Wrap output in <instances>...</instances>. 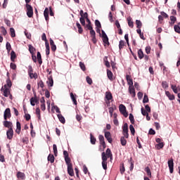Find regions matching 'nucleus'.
Wrapping results in <instances>:
<instances>
[{
  "instance_id": "21",
  "label": "nucleus",
  "mask_w": 180,
  "mask_h": 180,
  "mask_svg": "<svg viewBox=\"0 0 180 180\" xmlns=\"http://www.w3.org/2000/svg\"><path fill=\"white\" fill-rule=\"evenodd\" d=\"M49 8H46L44 11V15L46 22L49 21V19H50V18L49 17Z\"/></svg>"
},
{
  "instance_id": "63",
  "label": "nucleus",
  "mask_w": 180,
  "mask_h": 180,
  "mask_svg": "<svg viewBox=\"0 0 180 180\" xmlns=\"http://www.w3.org/2000/svg\"><path fill=\"white\" fill-rule=\"evenodd\" d=\"M25 120H27V122H29V120H30L31 119V116L30 114L25 113Z\"/></svg>"
},
{
  "instance_id": "43",
  "label": "nucleus",
  "mask_w": 180,
  "mask_h": 180,
  "mask_svg": "<svg viewBox=\"0 0 180 180\" xmlns=\"http://www.w3.org/2000/svg\"><path fill=\"white\" fill-rule=\"evenodd\" d=\"M170 20H171V22H169L170 25H174L175 22H176V17L174 15L170 16Z\"/></svg>"
},
{
  "instance_id": "26",
  "label": "nucleus",
  "mask_w": 180,
  "mask_h": 180,
  "mask_svg": "<svg viewBox=\"0 0 180 180\" xmlns=\"http://www.w3.org/2000/svg\"><path fill=\"white\" fill-rule=\"evenodd\" d=\"M90 141L93 145L96 144V138H95L92 134H90Z\"/></svg>"
},
{
  "instance_id": "28",
  "label": "nucleus",
  "mask_w": 180,
  "mask_h": 180,
  "mask_svg": "<svg viewBox=\"0 0 180 180\" xmlns=\"http://www.w3.org/2000/svg\"><path fill=\"white\" fill-rule=\"evenodd\" d=\"M127 22H128V26H129V27L133 29V27H134V24L133 23V21H131V17H129L127 18Z\"/></svg>"
},
{
  "instance_id": "46",
  "label": "nucleus",
  "mask_w": 180,
  "mask_h": 180,
  "mask_svg": "<svg viewBox=\"0 0 180 180\" xmlns=\"http://www.w3.org/2000/svg\"><path fill=\"white\" fill-rule=\"evenodd\" d=\"M10 33H11V37H16V33L15 32V29L13 28H10Z\"/></svg>"
},
{
  "instance_id": "52",
  "label": "nucleus",
  "mask_w": 180,
  "mask_h": 180,
  "mask_svg": "<svg viewBox=\"0 0 180 180\" xmlns=\"http://www.w3.org/2000/svg\"><path fill=\"white\" fill-rule=\"evenodd\" d=\"M95 25L96 28L102 27V25L101 24V22L98 20H95Z\"/></svg>"
},
{
  "instance_id": "38",
  "label": "nucleus",
  "mask_w": 180,
  "mask_h": 180,
  "mask_svg": "<svg viewBox=\"0 0 180 180\" xmlns=\"http://www.w3.org/2000/svg\"><path fill=\"white\" fill-rule=\"evenodd\" d=\"M125 46H126V43L124 42V41L120 40L119 44L120 50H122V49H123V47H124Z\"/></svg>"
},
{
  "instance_id": "32",
  "label": "nucleus",
  "mask_w": 180,
  "mask_h": 180,
  "mask_svg": "<svg viewBox=\"0 0 180 180\" xmlns=\"http://www.w3.org/2000/svg\"><path fill=\"white\" fill-rule=\"evenodd\" d=\"M76 26L78 29L79 34H82V32H84V30L82 29V27H81V24H79V22H77L76 23Z\"/></svg>"
},
{
  "instance_id": "7",
  "label": "nucleus",
  "mask_w": 180,
  "mask_h": 180,
  "mask_svg": "<svg viewBox=\"0 0 180 180\" xmlns=\"http://www.w3.org/2000/svg\"><path fill=\"white\" fill-rule=\"evenodd\" d=\"M102 40L103 42L104 43V44H107L108 46H109V38L108 37V35L106 34V33L105 32V31L102 30Z\"/></svg>"
},
{
  "instance_id": "37",
  "label": "nucleus",
  "mask_w": 180,
  "mask_h": 180,
  "mask_svg": "<svg viewBox=\"0 0 180 180\" xmlns=\"http://www.w3.org/2000/svg\"><path fill=\"white\" fill-rule=\"evenodd\" d=\"M6 49L8 53H11V50H12V46H11V43L6 42Z\"/></svg>"
},
{
  "instance_id": "12",
  "label": "nucleus",
  "mask_w": 180,
  "mask_h": 180,
  "mask_svg": "<svg viewBox=\"0 0 180 180\" xmlns=\"http://www.w3.org/2000/svg\"><path fill=\"white\" fill-rule=\"evenodd\" d=\"M6 136L8 140H12V139H13V129H8L6 131Z\"/></svg>"
},
{
  "instance_id": "6",
  "label": "nucleus",
  "mask_w": 180,
  "mask_h": 180,
  "mask_svg": "<svg viewBox=\"0 0 180 180\" xmlns=\"http://www.w3.org/2000/svg\"><path fill=\"white\" fill-rule=\"evenodd\" d=\"M11 117L12 114L11 113V108H6L4 114V120H8V119H11Z\"/></svg>"
},
{
  "instance_id": "16",
  "label": "nucleus",
  "mask_w": 180,
  "mask_h": 180,
  "mask_svg": "<svg viewBox=\"0 0 180 180\" xmlns=\"http://www.w3.org/2000/svg\"><path fill=\"white\" fill-rule=\"evenodd\" d=\"M127 84L129 86H133V79H131V76L127 75L126 76Z\"/></svg>"
},
{
  "instance_id": "40",
  "label": "nucleus",
  "mask_w": 180,
  "mask_h": 180,
  "mask_svg": "<svg viewBox=\"0 0 180 180\" xmlns=\"http://www.w3.org/2000/svg\"><path fill=\"white\" fill-rule=\"evenodd\" d=\"M145 172H146L148 176H149V178H151V170L150 169V167H146L145 168Z\"/></svg>"
},
{
  "instance_id": "11",
  "label": "nucleus",
  "mask_w": 180,
  "mask_h": 180,
  "mask_svg": "<svg viewBox=\"0 0 180 180\" xmlns=\"http://www.w3.org/2000/svg\"><path fill=\"white\" fill-rule=\"evenodd\" d=\"M3 124L4 127H7L8 129H13V124H12V122L11 121L5 120V121L3 122Z\"/></svg>"
},
{
  "instance_id": "23",
  "label": "nucleus",
  "mask_w": 180,
  "mask_h": 180,
  "mask_svg": "<svg viewBox=\"0 0 180 180\" xmlns=\"http://www.w3.org/2000/svg\"><path fill=\"white\" fill-rule=\"evenodd\" d=\"M37 102H38V101L36 96L30 98V104L32 105V106H34Z\"/></svg>"
},
{
  "instance_id": "53",
  "label": "nucleus",
  "mask_w": 180,
  "mask_h": 180,
  "mask_svg": "<svg viewBox=\"0 0 180 180\" xmlns=\"http://www.w3.org/2000/svg\"><path fill=\"white\" fill-rule=\"evenodd\" d=\"M86 81L87 84H89V85H92V79L91 77H89V76H87L86 77Z\"/></svg>"
},
{
  "instance_id": "8",
  "label": "nucleus",
  "mask_w": 180,
  "mask_h": 180,
  "mask_svg": "<svg viewBox=\"0 0 180 180\" xmlns=\"http://www.w3.org/2000/svg\"><path fill=\"white\" fill-rule=\"evenodd\" d=\"M170 174L174 172V159L171 158L167 162Z\"/></svg>"
},
{
  "instance_id": "4",
  "label": "nucleus",
  "mask_w": 180,
  "mask_h": 180,
  "mask_svg": "<svg viewBox=\"0 0 180 180\" xmlns=\"http://www.w3.org/2000/svg\"><path fill=\"white\" fill-rule=\"evenodd\" d=\"M122 133L125 139H129V126L127 125V123L124 124L122 127Z\"/></svg>"
},
{
  "instance_id": "1",
  "label": "nucleus",
  "mask_w": 180,
  "mask_h": 180,
  "mask_svg": "<svg viewBox=\"0 0 180 180\" xmlns=\"http://www.w3.org/2000/svg\"><path fill=\"white\" fill-rule=\"evenodd\" d=\"M63 155L65 161L68 166V174L70 176H74V169L72 168V163H71V158H70V155L67 150L63 151Z\"/></svg>"
},
{
  "instance_id": "31",
  "label": "nucleus",
  "mask_w": 180,
  "mask_h": 180,
  "mask_svg": "<svg viewBox=\"0 0 180 180\" xmlns=\"http://www.w3.org/2000/svg\"><path fill=\"white\" fill-rule=\"evenodd\" d=\"M101 157H102V162H108V156L106 155V154L105 153V152H103L101 153Z\"/></svg>"
},
{
  "instance_id": "27",
  "label": "nucleus",
  "mask_w": 180,
  "mask_h": 180,
  "mask_svg": "<svg viewBox=\"0 0 180 180\" xmlns=\"http://www.w3.org/2000/svg\"><path fill=\"white\" fill-rule=\"evenodd\" d=\"M58 118L59 121L60 122V123H63V124H64V123H65V118H64L63 115L58 114Z\"/></svg>"
},
{
  "instance_id": "60",
  "label": "nucleus",
  "mask_w": 180,
  "mask_h": 180,
  "mask_svg": "<svg viewBox=\"0 0 180 180\" xmlns=\"http://www.w3.org/2000/svg\"><path fill=\"white\" fill-rule=\"evenodd\" d=\"M141 111L143 116H146L148 114V112L146 110H144L143 108H141Z\"/></svg>"
},
{
  "instance_id": "33",
  "label": "nucleus",
  "mask_w": 180,
  "mask_h": 180,
  "mask_svg": "<svg viewBox=\"0 0 180 180\" xmlns=\"http://www.w3.org/2000/svg\"><path fill=\"white\" fill-rule=\"evenodd\" d=\"M174 32H176V33L180 34V22H179L178 25H175L174 26Z\"/></svg>"
},
{
  "instance_id": "48",
  "label": "nucleus",
  "mask_w": 180,
  "mask_h": 180,
  "mask_svg": "<svg viewBox=\"0 0 180 180\" xmlns=\"http://www.w3.org/2000/svg\"><path fill=\"white\" fill-rule=\"evenodd\" d=\"M38 85V88H44V82H43V80H40L39 82H38L37 83Z\"/></svg>"
},
{
  "instance_id": "61",
  "label": "nucleus",
  "mask_w": 180,
  "mask_h": 180,
  "mask_svg": "<svg viewBox=\"0 0 180 180\" xmlns=\"http://www.w3.org/2000/svg\"><path fill=\"white\" fill-rule=\"evenodd\" d=\"M86 27L88 29V30H92L94 27H92V23L89 22L86 25Z\"/></svg>"
},
{
  "instance_id": "24",
  "label": "nucleus",
  "mask_w": 180,
  "mask_h": 180,
  "mask_svg": "<svg viewBox=\"0 0 180 180\" xmlns=\"http://www.w3.org/2000/svg\"><path fill=\"white\" fill-rule=\"evenodd\" d=\"M165 94L170 101H174V99H175V96H174V94H171L169 91H166Z\"/></svg>"
},
{
  "instance_id": "30",
  "label": "nucleus",
  "mask_w": 180,
  "mask_h": 180,
  "mask_svg": "<svg viewBox=\"0 0 180 180\" xmlns=\"http://www.w3.org/2000/svg\"><path fill=\"white\" fill-rule=\"evenodd\" d=\"M138 57L140 60H142V58H144V53H143V50L139 49L138 51Z\"/></svg>"
},
{
  "instance_id": "64",
  "label": "nucleus",
  "mask_w": 180,
  "mask_h": 180,
  "mask_svg": "<svg viewBox=\"0 0 180 180\" xmlns=\"http://www.w3.org/2000/svg\"><path fill=\"white\" fill-rule=\"evenodd\" d=\"M4 22L6 23V25L8 27H11V20L5 18L4 19Z\"/></svg>"
},
{
  "instance_id": "34",
  "label": "nucleus",
  "mask_w": 180,
  "mask_h": 180,
  "mask_svg": "<svg viewBox=\"0 0 180 180\" xmlns=\"http://www.w3.org/2000/svg\"><path fill=\"white\" fill-rule=\"evenodd\" d=\"M54 155L49 154L48 156V161H50L51 164H53L54 162Z\"/></svg>"
},
{
  "instance_id": "15",
  "label": "nucleus",
  "mask_w": 180,
  "mask_h": 180,
  "mask_svg": "<svg viewBox=\"0 0 180 180\" xmlns=\"http://www.w3.org/2000/svg\"><path fill=\"white\" fill-rule=\"evenodd\" d=\"M105 99L107 101H113V96L110 91L105 92Z\"/></svg>"
},
{
  "instance_id": "2",
  "label": "nucleus",
  "mask_w": 180,
  "mask_h": 180,
  "mask_svg": "<svg viewBox=\"0 0 180 180\" xmlns=\"http://www.w3.org/2000/svg\"><path fill=\"white\" fill-rule=\"evenodd\" d=\"M28 75L31 79H33V78L37 79V78H39L37 73H33V67H32V65L28 66Z\"/></svg>"
},
{
  "instance_id": "3",
  "label": "nucleus",
  "mask_w": 180,
  "mask_h": 180,
  "mask_svg": "<svg viewBox=\"0 0 180 180\" xmlns=\"http://www.w3.org/2000/svg\"><path fill=\"white\" fill-rule=\"evenodd\" d=\"M119 110L121 115H123L124 117H127V116H129V113H127V111L126 110V106H124V105L123 104L120 105Z\"/></svg>"
},
{
  "instance_id": "19",
  "label": "nucleus",
  "mask_w": 180,
  "mask_h": 180,
  "mask_svg": "<svg viewBox=\"0 0 180 180\" xmlns=\"http://www.w3.org/2000/svg\"><path fill=\"white\" fill-rule=\"evenodd\" d=\"M105 155L108 157V158H110V160L113 158V155L112 154L110 148H107L105 151Z\"/></svg>"
},
{
  "instance_id": "14",
  "label": "nucleus",
  "mask_w": 180,
  "mask_h": 180,
  "mask_svg": "<svg viewBox=\"0 0 180 180\" xmlns=\"http://www.w3.org/2000/svg\"><path fill=\"white\" fill-rule=\"evenodd\" d=\"M21 130H22V126L20 124V122L19 121H17L15 133H17V134H20Z\"/></svg>"
},
{
  "instance_id": "51",
  "label": "nucleus",
  "mask_w": 180,
  "mask_h": 180,
  "mask_svg": "<svg viewBox=\"0 0 180 180\" xmlns=\"http://www.w3.org/2000/svg\"><path fill=\"white\" fill-rule=\"evenodd\" d=\"M171 88L174 94H178V87L172 84Z\"/></svg>"
},
{
  "instance_id": "20",
  "label": "nucleus",
  "mask_w": 180,
  "mask_h": 180,
  "mask_svg": "<svg viewBox=\"0 0 180 180\" xmlns=\"http://www.w3.org/2000/svg\"><path fill=\"white\" fill-rule=\"evenodd\" d=\"M107 77L110 81H113V72H112L109 69L107 70Z\"/></svg>"
},
{
  "instance_id": "45",
  "label": "nucleus",
  "mask_w": 180,
  "mask_h": 180,
  "mask_svg": "<svg viewBox=\"0 0 180 180\" xmlns=\"http://www.w3.org/2000/svg\"><path fill=\"white\" fill-rule=\"evenodd\" d=\"M15 58H16V53L15 51H12L11 53V61H15Z\"/></svg>"
},
{
  "instance_id": "50",
  "label": "nucleus",
  "mask_w": 180,
  "mask_h": 180,
  "mask_svg": "<svg viewBox=\"0 0 180 180\" xmlns=\"http://www.w3.org/2000/svg\"><path fill=\"white\" fill-rule=\"evenodd\" d=\"M79 67L82 71H86V68H85V64H84V63L79 62Z\"/></svg>"
},
{
  "instance_id": "13",
  "label": "nucleus",
  "mask_w": 180,
  "mask_h": 180,
  "mask_svg": "<svg viewBox=\"0 0 180 180\" xmlns=\"http://www.w3.org/2000/svg\"><path fill=\"white\" fill-rule=\"evenodd\" d=\"M16 176L18 179H21V180L26 179V175L25 174V173L21 172H17Z\"/></svg>"
},
{
  "instance_id": "5",
  "label": "nucleus",
  "mask_w": 180,
  "mask_h": 180,
  "mask_svg": "<svg viewBox=\"0 0 180 180\" xmlns=\"http://www.w3.org/2000/svg\"><path fill=\"white\" fill-rule=\"evenodd\" d=\"M27 8V15L28 18H33V7L30 4H26Z\"/></svg>"
},
{
  "instance_id": "47",
  "label": "nucleus",
  "mask_w": 180,
  "mask_h": 180,
  "mask_svg": "<svg viewBox=\"0 0 180 180\" xmlns=\"http://www.w3.org/2000/svg\"><path fill=\"white\" fill-rule=\"evenodd\" d=\"M120 173L122 174V175H123V174H124V171H126V169H124V164H122L120 165Z\"/></svg>"
},
{
  "instance_id": "25",
  "label": "nucleus",
  "mask_w": 180,
  "mask_h": 180,
  "mask_svg": "<svg viewBox=\"0 0 180 180\" xmlns=\"http://www.w3.org/2000/svg\"><path fill=\"white\" fill-rule=\"evenodd\" d=\"M136 33H138V34H139V37L142 39V40H146V37H144V34L141 33V29H138L136 30Z\"/></svg>"
},
{
  "instance_id": "35",
  "label": "nucleus",
  "mask_w": 180,
  "mask_h": 180,
  "mask_svg": "<svg viewBox=\"0 0 180 180\" xmlns=\"http://www.w3.org/2000/svg\"><path fill=\"white\" fill-rule=\"evenodd\" d=\"M5 85H6V88L8 87L9 89L12 86V81H11V78H9V77L6 79V84Z\"/></svg>"
},
{
  "instance_id": "29",
  "label": "nucleus",
  "mask_w": 180,
  "mask_h": 180,
  "mask_svg": "<svg viewBox=\"0 0 180 180\" xmlns=\"http://www.w3.org/2000/svg\"><path fill=\"white\" fill-rule=\"evenodd\" d=\"M120 142L122 146H124L126 144H127V141L126 140V136H122L120 139Z\"/></svg>"
},
{
  "instance_id": "42",
  "label": "nucleus",
  "mask_w": 180,
  "mask_h": 180,
  "mask_svg": "<svg viewBox=\"0 0 180 180\" xmlns=\"http://www.w3.org/2000/svg\"><path fill=\"white\" fill-rule=\"evenodd\" d=\"M136 25L137 29H141V26H143V23H141V21L136 20Z\"/></svg>"
},
{
  "instance_id": "36",
  "label": "nucleus",
  "mask_w": 180,
  "mask_h": 180,
  "mask_svg": "<svg viewBox=\"0 0 180 180\" xmlns=\"http://www.w3.org/2000/svg\"><path fill=\"white\" fill-rule=\"evenodd\" d=\"M29 51L30 53V54H34V52L36 51V49H34V47H33V46L32 45H29Z\"/></svg>"
},
{
  "instance_id": "44",
  "label": "nucleus",
  "mask_w": 180,
  "mask_h": 180,
  "mask_svg": "<svg viewBox=\"0 0 180 180\" xmlns=\"http://www.w3.org/2000/svg\"><path fill=\"white\" fill-rule=\"evenodd\" d=\"M53 154H54L55 157H57V154H58V151L57 150V145L53 144Z\"/></svg>"
},
{
  "instance_id": "54",
  "label": "nucleus",
  "mask_w": 180,
  "mask_h": 180,
  "mask_svg": "<svg viewBox=\"0 0 180 180\" xmlns=\"http://www.w3.org/2000/svg\"><path fill=\"white\" fill-rule=\"evenodd\" d=\"M129 120L131 123V124H134V116H133V114H129Z\"/></svg>"
},
{
  "instance_id": "58",
  "label": "nucleus",
  "mask_w": 180,
  "mask_h": 180,
  "mask_svg": "<svg viewBox=\"0 0 180 180\" xmlns=\"http://www.w3.org/2000/svg\"><path fill=\"white\" fill-rule=\"evenodd\" d=\"M1 33L3 36H6L8 32L6 31V29H5L4 27H1Z\"/></svg>"
},
{
  "instance_id": "59",
  "label": "nucleus",
  "mask_w": 180,
  "mask_h": 180,
  "mask_svg": "<svg viewBox=\"0 0 180 180\" xmlns=\"http://www.w3.org/2000/svg\"><path fill=\"white\" fill-rule=\"evenodd\" d=\"M157 149L158 150H161V148H162L164 147V143H158L157 146Z\"/></svg>"
},
{
  "instance_id": "18",
  "label": "nucleus",
  "mask_w": 180,
  "mask_h": 180,
  "mask_svg": "<svg viewBox=\"0 0 180 180\" xmlns=\"http://www.w3.org/2000/svg\"><path fill=\"white\" fill-rule=\"evenodd\" d=\"M48 86H53L54 85V81L53 80V76H50L46 82Z\"/></svg>"
},
{
  "instance_id": "9",
  "label": "nucleus",
  "mask_w": 180,
  "mask_h": 180,
  "mask_svg": "<svg viewBox=\"0 0 180 180\" xmlns=\"http://www.w3.org/2000/svg\"><path fill=\"white\" fill-rule=\"evenodd\" d=\"M1 91H4V96L6 98H8L11 95V89L6 87V85H4V87L1 88Z\"/></svg>"
},
{
  "instance_id": "10",
  "label": "nucleus",
  "mask_w": 180,
  "mask_h": 180,
  "mask_svg": "<svg viewBox=\"0 0 180 180\" xmlns=\"http://www.w3.org/2000/svg\"><path fill=\"white\" fill-rule=\"evenodd\" d=\"M104 136H105V138L108 141V143H110V144L113 143V139H112V134L109 131H105Z\"/></svg>"
},
{
  "instance_id": "41",
  "label": "nucleus",
  "mask_w": 180,
  "mask_h": 180,
  "mask_svg": "<svg viewBox=\"0 0 180 180\" xmlns=\"http://www.w3.org/2000/svg\"><path fill=\"white\" fill-rule=\"evenodd\" d=\"M104 63L105 67H107L108 68H110V63H109V61H108V56H105L104 58Z\"/></svg>"
},
{
  "instance_id": "57",
  "label": "nucleus",
  "mask_w": 180,
  "mask_h": 180,
  "mask_svg": "<svg viewBox=\"0 0 180 180\" xmlns=\"http://www.w3.org/2000/svg\"><path fill=\"white\" fill-rule=\"evenodd\" d=\"M108 18L110 22H111V23L113 22V14H112V12L109 13Z\"/></svg>"
},
{
  "instance_id": "49",
  "label": "nucleus",
  "mask_w": 180,
  "mask_h": 180,
  "mask_svg": "<svg viewBox=\"0 0 180 180\" xmlns=\"http://www.w3.org/2000/svg\"><path fill=\"white\" fill-rule=\"evenodd\" d=\"M129 130H130V131H131V135H132V136H134V134L136 133V130L134 129V127H133L132 124H131V125L129 126Z\"/></svg>"
},
{
  "instance_id": "55",
  "label": "nucleus",
  "mask_w": 180,
  "mask_h": 180,
  "mask_svg": "<svg viewBox=\"0 0 180 180\" xmlns=\"http://www.w3.org/2000/svg\"><path fill=\"white\" fill-rule=\"evenodd\" d=\"M143 103H148V96H147V94L144 95Z\"/></svg>"
},
{
  "instance_id": "62",
  "label": "nucleus",
  "mask_w": 180,
  "mask_h": 180,
  "mask_svg": "<svg viewBox=\"0 0 180 180\" xmlns=\"http://www.w3.org/2000/svg\"><path fill=\"white\" fill-rule=\"evenodd\" d=\"M80 23L82 25V26H85V18L84 17H81L79 18Z\"/></svg>"
},
{
  "instance_id": "17",
  "label": "nucleus",
  "mask_w": 180,
  "mask_h": 180,
  "mask_svg": "<svg viewBox=\"0 0 180 180\" xmlns=\"http://www.w3.org/2000/svg\"><path fill=\"white\" fill-rule=\"evenodd\" d=\"M129 92L131 95L132 98L136 96V90L134 89V86H129Z\"/></svg>"
},
{
  "instance_id": "22",
  "label": "nucleus",
  "mask_w": 180,
  "mask_h": 180,
  "mask_svg": "<svg viewBox=\"0 0 180 180\" xmlns=\"http://www.w3.org/2000/svg\"><path fill=\"white\" fill-rule=\"evenodd\" d=\"M37 58L39 65H41V64H43V60L41 59V53H40V52H37Z\"/></svg>"
},
{
  "instance_id": "39",
  "label": "nucleus",
  "mask_w": 180,
  "mask_h": 180,
  "mask_svg": "<svg viewBox=\"0 0 180 180\" xmlns=\"http://www.w3.org/2000/svg\"><path fill=\"white\" fill-rule=\"evenodd\" d=\"M70 98H71L74 105H77V98H75V96H74V94L70 93Z\"/></svg>"
},
{
  "instance_id": "56",
  "label": "nucleus",
  "mask_w": 180,
  "mask_h": 180,
  "mask_svg": "<svg viewBox=\"0 0 180 180\" xmlns=\"http://www.w3.org/2000/svg\"><path fill=\"white\" fill-rule=\"evenodd\" d=\"M162 88H164L165 89H167V88H168V83L165 81L162 82Z\"/></svg>"
}]
</instances>
